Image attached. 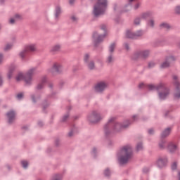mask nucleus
<instances>
[{"label": "nucleus", "instance_id": "1", "mask_svg": "<svg viewBox=\"0 0 180 180\" xmlns=\"http://www.w3.org/2000/svg\"><path fill=\"white\" fill-rule=\"evenodd\" d=\"M133 150L130 145H125L120 150L119 161L121 164H126L131 159Z\"/></svg>", "mask_w": 180, "mask_h": 180}, {"label": "nucleus", "instance_id": "2", "mask_svg": "<svg viewBox=\"0 0 180 180\" xmlns=\"http://www.w3.org/2000/svg\"><path fill=\"white\" fill-rule=\"evenodd\" d=\"M36 68H32L27 71L25 75L19 73L16 77V80H24L26 84H31L33 81V75L36 73Z\"/></svg>", "mask_w": 180, "mask_h": 180}, {"label": "nucleus", "instance_id": "3", "mask_svg": "<svg viewBox=\"0 0 180 180\" xmlns=\"http://www.w3.org/2000/svg\"><path fill=\"white\" fill-rule=\"evenodd\" d=\"M148 89L149 90H161V92H159V98L161 100L165 99L169 94V89L165 86V85L163 83H160L158 85H154V84H148Z\"/></svg>", "mask_w": 180, "mask_h": 180}, {"label": "nucleus", "instance_id": "4", "mask_svg": "<svg viewBox=\"0 0 180 180\" xmlns=\"http://www.w3.org/2000/svg\"><path fill=\"white\" fill-rule=\"evenodd\" d=\"M108 6V0H98L94 6L93 13L95 16L103 15Z\"/></svg>", "mask_w": 180, "mask_h": 180}, {"label": "nucleus", "instance_id": "5", "mask_svg": "<svg viewBox=\"0 0 180 180\" xmlns=\"http://www.w3.org/2000/svg\"><path fill=\"white\" fill-rule=\"evenodd\" d=\"M106 34H101L97 32H94L93 34V40L96 45L102 42L105 37Z\"/></svg>", "mask_w": 180, "mask_h": 180}, {"label": "nucleus", "instance_id": "6", "mask_svg": "<svg viewBox=\"0 0 180 180\" xmlns=\"http://www.w3.org/2000/svg\"><path fill=\"white\" fill-rule=\"evenodd\" d=\"M143 32L141 30H139L136 33H133L131 30H127L126 32V37L129 39H136L137 37L143 36Z\"/></svg>", "mask_w": 180, "mask_h": 180}, {"label": "nucleus", "instance_id": "7", "mask_svg": "<svg viewBox=\"0 0 180 180\" xmlns=\"http://www.w3.org/2000/svg\"><path fill=\"white\" fill-rule=\"evenodd\" d=\"M107 86H108V84L106 82H98L95 86V91L97 93H101L105 90Z\"/></svg>", "mask_w": 180, "mask_h": 180}, {"label": "nucleus", "instance_id": "8", "mask_svg": "<svg viewBox=\"0 0 180 180\" xmlns=\"http://www.w3.org/2000/svg\"><path fill=\"white\" fill-rule=\"evenodd\" d=\"M129 124H130L129 121H125L124 125H122V124H119V122H115L113 124V130L115 131H120L122 130V129L127 128L129 127Z\"/></svg>", "mask_w": 180, "mask_h": 180}, {"label": "nucleus", "instance_id": "9", "mask_svg": "<svg viewBox=\"0 0 180 180\" xmlns=\"http://www.w3.org/2000/svg\"><path fill=\"white\" fill-rule=\"evenodd\" d=\"M102 119L101 114L98 112H94L89 117V120L93 123H97Z\"/></svg>", "mask_w": 180, "mask_h": 180}, {"label": "nucleus", "instance_id": "10", "mask_svg": "<svg viewBox=\"0 0 180 180\" xmlns=\"http://www.w3.org/2000/svg\"><path fill=\"white\" fill-rule=\"evenodd\" d=\"M135 56L138 58H147L150 56V51L144 50L139 52H137Z\"/></svg>", "mask_w": 180, "mask_h": 180}, {"label": "nucleus", "instance_id": "11", "mask_svg": "<svg viewBox=\"0 0 180 180\" xmlns=\"http://www.w3.org/2000/svg\"><path fill=\"white\" fill-rule=\"evenodd\" d=\"M8 123H12L15 120L16 114L15 111H8L6 114Z\"/></svg>", "mask_w": 180, "mask_h": 180}, {"label": "nucleus", "instance_id": "12", "mask_svg": "<svg viewBox=\"0 0 180 180\" xmlns=\"http://www.w3.org/2000/svg\"><path fill=\"white\" fill-rule=\"evenodd\" d=\"M61 69H62V65L60 63H55L53 65V67L51 68V69L50 70V72L51 73L59 72L61 71Z\"/></svg>", "mask_w": 180, "mask_h": 180}, {"label": "nucleus", "instance_id": "13", "mask_svg": "<svg viewBox=\"0 0 180 180\" xmlns=\"http://www.w3.org/2000/svg\"><path fill=\"white\" fill-rule=\"evenodd\" d=\"M167 162H168L167 158H159L157 164L160 168H162L167 165Z\"/></svg>", "mask_w": 180, "mask_h": 180}, {"label": "nucleus", "instance_id": "14", "mask_svg": "<svg viewBox=\"0 0 180 180\" xmlns=\"http://www.w3.org/2000/svg\"><path fill=\"white\" fill-rule=\"evenodd\" d=\"M173 79L176 81V93L174 94V97L176 98H180V89L179 88V82L177 81L178 77L176 75L173 76Z\"/></svg>", "mask_w": 180, "mask_h": 180}, {"label": "nucleus", "instance_id": "15", "mask_svg": "<svg viewBox=\"0 0 180 180\" xmlns=\"http://www.w3.org/2000/svg\"><path fill=\"white\" fill-rule=\"evenodd\" d=\"M22 18V15L20 14H15L14 17L9 19V24L14 25L17 21Z\"/></svg>", "mask_w": 180, "mask_h": 180}, {"label": "nucleus", "instance_id": "16", "mask_svg": "<svg viewBox=\"0 0 180 180\" xmlns=\"http://www.w3.org/2000/svg\"><path fill=\"white\" fill-rule=\"evenodd\" d=\"M27 52H34L37 51V45L35 44H30L25 47Z\"/></svg>", "mask_w": 180, "mask_h": 180}, {"label": "nucleus", "instance_id": "17", "mask_svg": "<svg viewBox=\"0 0 180 180\" xmlns=\"http://www.w3.org/2000/svg\"><path fill=\"white\" fill-rule=\"evenodd\" d=\"M172 60H173L172 57H170V58H167V60H165V62H163L161 64V68H167L169 67V62Z\"/></svg>", "mask_w": 180, "mask_h": 180}, {"label": "nucleus", "instance_id": "18", "mask_svg": "<svg viewBox=\"0 0 180 180\" xmlns=\"http://www.w3.org/2000/svg\"><path fill=\"white\" fill-rule=\"evenodd\" d=\"M176 149H177L176 145H174V143H169L168 150L171 153H174V152L176 151Z\"/></svg>", "mask_w": 180, "mask_h": 180}, {"label": "nucleus", "instance_id": "19", "mask_svg": "<svg viewBox=\"0 0 180 180\" xmlns=\"http://www.w3.org/2000/svg\"><path fill=\"white\" fill-rule=\"evenodd\" d=\"M86 65L89 70H94L96 68L95 63L94 60H89Z\"/></svg>", "mask_w": 180, "mask_h": 180}, {"label": "nucleus", "instance_id": "20", "mask_svg": "<svg viewBox=\"0 0 180 180\" xmlns=\"http://www.w3.org/2000/svg\"><path fill=\"white\" fill-rule=\"evenodd\" d=\"M171 133V128H167L162 134V137H167Z\"/></svg>", "mask_w": 180, "mask_h": 180}, {"label": "nucleus", "instance_id": "21", "mask_svg": "<svg viewBox=\"0 0 180 180\" xmlns=\"http://www.w3.org/2000/svg\"><path fill=\"white\" fill-rule=\"evenodd\" d=\"M160 27L165 29V30H169L171 28V25H169V24L167 23V22H162L160 25Z\"/></svg>", "mask_w": 180, "mask_h": 180}, {"label": "nucleus", "instance_id": "22", "mask_svg": "<svg viewBox=\"0 0 180 180\" xmlns=\"http://www.w3.org/2000/svg\"><path fill=\"white\" fill-rule=\"evenodd\" d=\"M150 17V13H143L139 17L141 20L147 19V18Z\"/></svg>", "mask_w": 180, "mask_h": 180}, {"label": "nucleus", "instance_id": "23", "mask_svg": "<svg viewBox=\"0 0 180 180\" xmlns=\"http://www.w3.org/2000/svg\"><path fill=\"white\" fill-rule=\"evenodd\" d=\"M60 48H61L60 45H59V44L55 45V46H53L52 47L51 51H52V52H57V51H59L60 50Z\"/></svg>", "mask_w": 180, "mask_h": 180}, {"label": "nucleus", "instance_id": "24", "mask_svg": "<svg viewBox=\"0 0 180 180\" xmlns=\"http://www.w3.org/2000/svg\"><path fill=\"white\" fill-rule=\"evenodd\" d=\"M27 53H28V52L27 51V50H26L25 49H24L23 50H22V51L20 52L19 56H20L21 58H24L26 56V55H27Z\"/></svg>", "mask_w": 180, "mask_h": 180}, {"label": "nucleus", "instance_id": "25", "mask_svg": "<svg viewBox=\"0 0 180 180\" xmlns=\"http://www.w3.org/2000/svg\"><path fill=\"white\" fill-rule=\"evenodd\" d=\"M84 61L86 64L89 63L91 60H90V55L89 53H86L84 56Z\"/></svg>", "mask_w": 180, "mask_h": 180}, {"label": "nucleus", "instance_id": "26", "mask_svg": "<svg viewBox=\"0 0 180 180\" xmlns=\"http://www.w3.org/2000/svg\"><path fill=\"white\" fill-rule=\"evenodd\" d=\"M61 13V8L60 7L58 6L56 8V17L58 18V16L60 15Z\"/></svg>", "mask_w": 180, "mask_h": 180}, {"label": "nucleus", "instance_id": "27", "mask_svg": "<svg viewBox=\"0 0 180 180\" xmlns=\"http://www.w3.org/2000/svg\"><path fill=\"white\" fill-rule=\"evenodd\" d=\"M115 48H116V44L115 43L111 44L110 47H109L110 53H113V51L115 50Z\"/></svg>", "mask_w": 180, "mask_h": 180}, {"label": "nucleus", "instance_id": "28", "mask_svg": "<svg viewBox=\"0 0 180 180\" xmlns=\"http://www.w3.org/2000/svg\"><path fill=\"white\" fill-rule=\"evenodd\" d=\"M13 70H14V68H9V70H8V79L12 78Z\"/></svg>", "mask_w": 180, "mask_h": 180}, {"label": "nucleus", "instance_id": "29", "mask_svg": "<svg viewBox=\"0 0 180 180\" xmlns=\"http://www.w3.org/2000/svg\"><path fill=\"white\" fill-rule=\"evenodd\" d=\"M13 44H7L4 47V51H9L12 49Z\"/></svg>", "mask_w": 180, "mask_h": 180}, {"label": "nucleus", "instance_id": "30", "mask_svg": "<svg viewBox=\"0 0 180 180\" xmlns=\"http://www.w3.org/2000/svg\"><path fill=\"white\" fill-rule=\"evenodd\" d=\"M21 165L23 168L26 169L28 166V162H27V160H22Z\"/></svg>", "mask_w": 180, "mask_h": 180}, {"label": "nucleus", "instance_id": "31", "mask_svg": "<svg viewBox=\"0 0 180 180\" xmlns=\"http://www.w3.org/2000/svg\"><path fill=\"white\" fill-rule=\"evenodd\" d=\"M141 22V19L140 18V17L135 18V20H134V24H135L136 25H140V22Z\"/></svg>", "mask_w": 180, "mask_h": 180}, {"label": "nucleus", "instance_id": "32", "mask_svg": "<svg viewBox=\"0 0 180 180\" xmlns=\"http://www.w3.org/2000/svg\"><path fill=\"white\" fill-rule=\"evenodd\" d=\"M114 58H113V56L112 55H110L108 56V58H107V62L108 63H111L113 61Z\"/></svg>", "mask_w": 180, "mask_h": 180}, {"label": "nucleus", "instance_id": "33", "mask_svg": "<svg viewBox=\"0 0 180 180\" xmlns=\"http://www.w3.org/2000/svg\"><path fill=\"white\" fill-rule=\"evenodd\" d=\"M174 12L176 14H180V6H176L174 8Z\"/></svg>", "mask_w": 180, "mask_h": 180}, {"label": "nucleus", "instance_id": "34", "mask_svg": "<svg viewBox=\"0 0 180 180\" xmlns=\"http://www.w3.org/2000/svg\"><path fill=\"white\" fill-rule=\"evenodd\" d=\"M159 147L160 149H164V148H165V142H160L159 143Z\"/></svg>", "mask_w": 180, "mask_h": 180}, {"label": "nucleus", "instance_id": "35", "mask_svg": "<svg viewBox=\"0 0 180 180\" xmlns=\"http://www.w3.org/2000/svg\"><path fill=\"white\" fill-rule=\"evenodd\" d=\"M141 149H143V145L141 143H138L137 146H136V150L138 151L141 150Z\"/></svg>", "mask_w": 180, "mask_h": 180}, {"label": "nucleus", "instance_id": "36", "mask_svg": "<svg viewBox=\"0 0 180 180\" xmlns=\"http://www.w3.org/2000/svg\"><path fill=\"white\" fill-rule=\"evenodd\" d=\"M148 25L151 27H154V20H149Z\"/></svg>", "mask_w": 180, "mask_h": 180}, {"label": "nucleus", "instance_id": "37", "mask_svg": "<svg viewBox=\"0 0 180 180\" xmlns=\"http://www.w3.org/2000/svg\"><path fill=\"white\" fill-rule=\"evenodd\" d=\"M23 96H24L23 93H19L17 94V98L19 100L22 99Z\"/></svg>", "mask_w": 180, "mask_h": 180}, {"label": "nucleus", "instance_id": "38", "mask_svg": "<svg viewBox=\"0 0 180 180\" xmlns=\"http://www.w3.org/2000/svg\"><path fill=\"white\" fill-rule=\"evenodd\" d=\"M62 177L59 175H56L54 177L52 178L51 180H61Z\"/></svg>", "mask_w": 180, "mask_h": 180}, {"label": "nucleus", "instance_id": "39", "mask_svg": "<svg viewBox=\"0 0 180 180\" xmlns=\"http://www.w3.org/2000/svg\"><path fill=\"white\" fill-rule=\"evenodd\" d=\"M104 174L105 176H109V175H110V171L109 169H105V171L104 172Z\"/></svg>", "mask_w": 180, "mask_h": 180}, {"label": "nucleus", "instance_id": "40", "mask_svg": "<svg viewBox=\"0 0 180 180\" xmlns=\"http://www.w3.org/2000/svg\"><path fill=\"white\" fill-rule=\"evenodd\" d=\"M141 6V4L137 3V4L134 6V8L135 10H137V9H139V8Z\"/></svg>", "mask_w": 180, "mask_h": 180}, {"label": "nucleus", "instance_id": "41", "mask_svg": "<svg viewBox=\"0 0 180 180\" xmlns=\"http://www.w3.org/2000/svg\"><path fill=\"white\" fill-rule=\"evenodd\" d=\"M172 169H173V170L176 169V162H174L172 165Z\"/></svg>", "mask_w": 180, "mask_h": 180}, {"label": "nucleus", "instance_id": "42", "mask_svg": "<svg viewBox=\"0 0 180 180\" xmlns=\"http://www.w3.org/2000/svg\"><path fill=\"white\" fill-rule=\"evenodd\" d=\"M43 87H44V84L43 83L39 84L38 86H37V88L39 89H41Z\"/></svg>", "mask_w": 180, "mask_h": 180}, {"label": "nucleus", "instance_id": "43", "mask_svg": "<svg viewBox=\"0 0 180 180\" xmlns=\"http://www.w3.org/2000/svg\"><path fill=\"white\" fill-rule=\"evenodd\" d=\"M4 61V56L2 53H0V63Z\"/></svg>", "mask_w": 180, "mask_h": 180}, {"label": "nucleus", "instance_id": "44", "mask_svg": "<svg viewBox=\"0 0 180 180\" xmlns=\"http://www.w3.org/2000/svg\"><path fill=\"white\" fill-rule=\"evenodd\" d=\"M139 88H143V87L146 86V84H144L143 82H141L139 84Z\"/></svg>", "mask_w": 180, "mask_h": 180}, {"label": "nucleus", "instance_id": "45", "mask_svg": "<svg viewBox=\"0 0 180 180\" xmlns=\"http://www.w3.org/2000/svg\"><path fill=\"white\" fill-rule=\"evenodd\" d=\"M154 65H155L154 62H150L148 64V67L149 68H153V67H154Z\"/></svg>", "mask_w": 180, "mask_h": 180}, {"label": "nucleus", "instance_id": "46", "mask_svg": "<svg viewBox=\"0 0 180 180\" xmlns=\"http://www.w3.org/2000/svg\"><path fill=\"white\" fill-rule=\"evenodd\" d=\"M68 117H69V115H65V116L63 117V122H65Z\"/></svg>", "mask_w": 180, "mask_h": 180}, {"label": "nucleus", "instance_id": "47", "mask_svg": "<svg viewBox=\"0 0 180 180\" xmlns=\"http://www.w3.org/2000/svg\"><path fill=\"white\" fill-rule=\"evenodd\" d=\"M71 19H72V20L73 22H75V21H77V18L76 16H72Z\"/></svg>", "mask_w": 180, "mask_h": 180}, {"label": "nucleus", "instance_id": "48", "mask_svg": "<svg viewBox=\"0 0 180 180\" xmlns=\"http://www.w3.org/2000/svg\"><path fill=\"white\" fill-rule=\"evenodd\" d=\"M101 29L104 31L106 32V26L105 25H102Z\"/></svg>", "mask_w": 180, "mask_h": 180}, {"label": "nucleus", "instance_id": "49", "mask_svg": "<svg viewBox=\"0 0 180 180\" xmlns=\"http://www.w3.org/2000/svg\"><path fill=\"white\" fill-rule=\"evenodd\" d=\"M153 133H154V129H149L148 130V134H153Z\"/></svg>", "mask_w": 180, "mask_h": 180}, {"label": "nucleus", "instance_id": "50", "mask_svg": "<svg viewBox=\"0 0 180 180\" xmlns=\"http://www.w3.org/2000/svg\"><path fill=\"white\" fill-rule=\"evenodd\" d=\"M114 120H115V118L112 117V118H110L108 122H109V123H110V122H113Z\"/></svg>", "mask_w": 180, "mask_h": 180}, {"label": "nucleus", "instance_id": "51", "mask_svg": "<svg viewBox=\"0 0 180 180\" xmlns=\"http://www.w3.org/2000/svg\"><path fill=\"white\" fill-rule=\"evenodd\" d=\"M114 11H119V6H115V8H114Z\"/></svg>", "mask_w": 180, "mask_h": 180}, {"label": "nucleus", "instance_id": "52", "mask_svg": "<svg viewBox=\"0 0 180 180\" xmlns=\"http://www.w3.org/2000/svg\"><path fill=\"white\" fill-rule=\"evenodd\" d=\"M75 2V0H70V4L72 5Z\"/></svg>", "mask_w": 180, "mask_h": 180}, {"label": "nucleus", "instance_id": "53", "mask_svg": "<svg viewBox=\"0 0 180 180\" xmlns=\"http://www.w3.org/2000/svg\"><path fill=\"white\" fill-rule=\"evenodd\" d=\"M125 48L127 50H129V44H125Z\"/></svg>", "mask_w": 180, "mask_h": 180}, {"label": "nucleus", "instance_id": "54", "mask_svg": "<svg viewBox=\"0 0 180 180\" xmlns=\"http://www.w3.org/2000/svg\"><path fill=\"white\" fill-rule=\"evenodd\" d=\"M2 84V79L0 77V86Z\"/></svg>", "mask_w": 180, "mask_h": 180}, {"label": "nucleus", "instance_id": "55", "mask_svg": "<svg viewBox=\"0 0 180 180\" xmlns=\"http://www.w3.org/2000/svg\"><path fill=\"white\" fill-rule=\"evenodd\" d=\"M69 136H72V132H70V133H69Z\"/></svg>", "mask_w": 180, "mask_h": 180}, {"label": "nucleus", "instance_id": "56", "mask_svg": "<svg viewBox=\"0 0 180 180\" xmlns=\"http://www.w3.org/2000/svg\"><path fill=\"white\" fill-rule=\"evenodd\" d=\"M96 150V149H93V153H95Z\"/></svg>", "mask_w": 180, "mask_h": 180}, {"label": "nucleus", "instance_id": "57", "mask_svg": "<svg viewBox=\"0 0 180 180\" xmlns=\"http://www.w3.org/2000/svg\"><path fill=\"white\" fill-rule=\"evenodd\" d=\"M134 1H136V0H129V2L131 3V2Z\"/></svg>", "mask_w": 180, "mask_h": 180}, {"label": "nucleus", "instance_id": "58", "mask_svg": "<svg viewBox=\"0 0 180 180\" xmlns=\"http://www.w3.org/2000/svg\"><path fill=\"white\" fill-rule=\"evenodd\" d=\"M179 179L180 180V172H179Z\"/></svg>", "mask_w": 180, "mask_h": 180}, {"label": "nucleus", "instance_id": "59", "mask_svg": "<svg viewBox=\"0 0 180 180\" xmlns=\"http://www.w3.org/2000/svg\"><path fill=\"white\" fill-rule=\"evenodd\" d=\"M133 118H134V119L136 118V115H134V116L133 117Z\"/></svg>", "mask_w": 180, "mask_h": 180}]
</instances>
